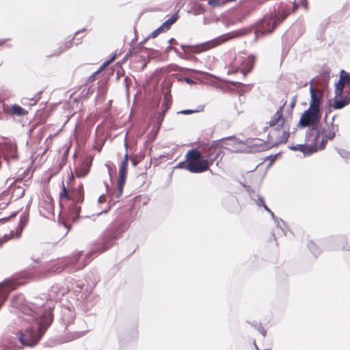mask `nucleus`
<instances>
[{"label":"nucleus","mask_w":350,"mask_h":350,"mask_svg":"<svg viewBox=\"0 0 350 350\" xmlns=\"http://www.w3.org/2000/svg\"><path fill=\"white\" fill-rule=\"evenodd\" d=\"M204 105H200L195 110L184 109V110H181V111H178V113L184 114V115H189V114H191V113H196V112L202 111L204 110Z\"/></svg>","instance_id":"36"},{"label":"nucleus","mask_w":350,"mask_h":350,"mask_svg":"<svg viewBox=\"0 0 350 350\" xmlns=\"http://www.w3.org/2000/svg\"><path fill=\"white\" fill-rule=\"evenodd\" d=\"M345 85H350V74L344 70H341L339 79L335 83L334 94L336 97L341 96L343 94Z\"/></svg>","instance_id":"13"},{"label":"nucleus","mask_w":350,"mask_h":350,"mask_svg":"<svg viewBox=\"0 0 350 350\" xmlns=\"http://www.w3.org/2000/svg\"><path fill=\"white\" fill-rule=\"evenodd\" d=\"M23 284H24L23 281L14 278L6 279L0 283V308L5 301L9 293Z\"/></svg>","instance_id":"9"},{"label":"nucleus","mask_w":350,"mask_h":350,"mask_svg":"<svg viewBox=\"0 0 350 350\" xmlns=\"http://www.w3.org/2000/svg\"><path fill=\"white\" fill-rule=\"evenodd\" d=\"M125 228L126 224L122 221H114L109 225L100 234L92 250L86 254L85 264L83 265V267L90 261L89 260L90 256L94 254L98 255L110 248L113 245V241L120 237Z\"/></svg>","instance_id":"3"},{"label":"nucleus","mask_w":350,"mask_h":350,"mask_svg":"<svg viewBox=\"0 0 350 350\" xmlns=\"http://www.w3.org/2000/svg\"><path fill=\"white\" fill-rule=\"evenodd\" d=\"M0 350H15V349L12 346V343L7 346L3 342H2V346L0 347Z\"/></svg>","instance_id":"53"},{"label":"nucleus","mask_w":350,"mask_h":350,"mask_svg":"<svg viewBox=\"0 0 350 350\" xmlns=\"http://www.w3.org/2000/svg\"><path fill=\"white\" fill-rule=\"evenodd\" d=\"M59 198H60V200L65 198L68 200H72V198H73V195L72 196H70L68 194V191H67L66 187L64 186V182H62V192H60V193H59Z\"/></svg>","instance_id":"37"},{"label":"nucleus","mask_w":350,"mask_h":350,"mask_svg":"<svg viewBox=\"0 0 350 350\" xmlns=\"http://www.w3.org/2000/svg\"><path fill=\"white\" fill-rule=\"evenodd\" d=\"M64 269V267L63 266H59L56 269H51L49 271L50 272H57L60 273Z\"/></svg>","instance_id":"60"},{"label":"nucleus","mask_w":350,"mask_h":350,"mask_svg":"<svg viewBox=\"0 0 350 350\" xmlns=\"http://www.w3.org/2000/svg\"><path fill=\"white\" fill-rule=\"evenodd\" d=\"M232 142V144H241L242 142L237 138L235 136H229L226 137H223L221 139L213 141L211 144H206L203 146L202 150L204 152V155L210 154L213 155L217 152L219 149L226 148L228 150H231L230 148H225L222 145V142H224L226 145H230V142Z\"/></svg>","instance_id":"6"},{"label":"nucleus","mask_w":350,"mask_h":350,"mask_svg":"<svg viewBox=\"0 0 350 350\" xmlns=\"http://www.w3.org/2000/svg\"><path fill=\"white\" fill-rule=\"evenodd\" d=\"M92 157H86L78 166L75 167V172L77 177L83 178L88 174L92 165Z\"/></svg>","instance_id":"17"},{"label":"nucleus","mask_w":350,"mask_h":350,"mask_svg":"<svg viewBox=\"0 0 350 350\" xmlns=\"http://www.w3.org/2000/svg\"><path fill=\"white\" fill-rule=\"evenodd\" d=\"M110 208H111L110 205H109V204H107L106 205V206L103 208V211H100V212H98V213H97L93 214V215L91 216V217H96V216L100 215H101V214H103V213H107V212L109 211V209H110ZM84 217H85V218H90V216H85Z\"/></svg>","instance_id":"48"},{"label":"nucleus","mask_w":350,"mask_h":350,"mask_svg":"<svg viewBox=\"0 0 350 350\" xmlns=\"http://www.w3.org/2000/svg\"><path fill=\"white\" fill-rule=\"evenodd\" d=\"M14 235V232L13 230L10 231V234H5L2 237H0V247L5 242L12 239Z\"/></svg>","instance_id":"40"},{"label":"nucleus","mask_w":350,"mask_h":350,"mask_svg":"<svg viewBox=\"0 0 350 350\" xmlns=\"http://www.w3.org/2000/svg\"><path fill=\"white\" fill-rule=\"evenodd\" d=\"M178 11H177L161 25L162 28H163L164 30L167 31L170 29L171 26L178 19Z\"/></svg>","instance_id":"26"},{"label":"nucleus","mask_w":350,"mask_h":350,"mask_svg":"<svg viewBox=\"0 0 350 350\" xmlns=\"http://www.w3.org/2000/svg\"><path fill=\"white\" fill-rule=\"evenodd\" d=\"M42 93V91H40L37 93V94L29 99V105H35L37 102L40 99V94Z\"/></svg>","instance_id":"49"},{"label":"nucleus","mask_w":350,"mask_h":350,"mask_svg":"<svg viewBox=\"0 0 350 350\" xmlns=\"http://www.w3.org/2000/svg\"><path fill=\"white\" fill-rule=\"evenodd\" d=\"M289 136H290L289 130L288 129L284 130L282 132V134L278 137L277 141L275 143L271 144V145L273 146V147H275V146H278L280 144H285L288 141Z\"/></svg>","instance_id":"28"},{"label":"nucleus","mask_w":350,"mask_h":350,"mask_svg":"<svg viewBox=\"0 0 350 350\" xmlns=\"http://www.w3.org/2000/svg\"><path fill=\"white\" fill-rule=\"evenodd\" d=\"M246 322L253 326L256 329H257L264 337L266 336L267 331L266 329L262 327L261 323H258L256 321H246Z\"/></svg>","instance_id":"32"},{"label":"nucleus","mask_w":350,"mask_h":350,"mask_svg":"<svg viewBox=\"0 0 350 350\" xmlns=\"http://www.w3.org/2000/svg\"><path fill=\"white\" fill-rule=\"evenodd\" d=\"M89 332V330H83L80 332H69L64 335L59 336L56 339L57 344H63L68 342H71L76 339H79L86 335Z\"/></svg>","instance_id":"15"},{"label":"nucleus","mask_w":350,"mask_h":350,"mask_svg":"<svg viewBox=\"0 0 350 350\" xmlns=\"http://www.w3.org/2000/svg\"><path fill=\"white\" fill-rule=\"evenodd\" d=\"M75 319V314L72 311L67 310L62 312L61 320L65 326L66 330H67L68 327L74 322Z\"/></svg>","instance_id":"23"},{"label":"nucleus","mask_w":350,"mask_h":350,"mask_svg":"<svg viewBox=\"0 0 350 350\" xmlns=\"http://www.w3.org/2000/svg\"><path fill=\"white\" fill-rule=\"evenodd\" d=\"M291 5L281 3L274 13L265 15L261 19L252 25L232 31L214 38L213 42L224 43L228 40L243 37L253 33V43L262 37L271 33L278 24L281 23L289 14Z\"/></svg>","instance_id":"2"},{"label":"nucleus","mask_w":350,"mask_h":350,"mask_svg":"<svg viewBox=\"0 0 350 350\" xmlns=\"http://www.w3.org/2000/svg\"><path fill=\"white\" fill-rule=\"evenodd\" d=\"M317 132H319V136L321 135H323L325 134L326 133V131L325 129V128H323V127H318L317 126V129L315 130V135L317 133Z\"/></svg>","instance_id":"61"},{"label":"nucleus","mask_w":350,"mask_h":350,"mask_svg":"<svg viewBox=\"0 0 350 350\" xmlns=\"http://www.w3.org/2000/svg\"><path fill=\"white\" fill-rule=\"evenodd\" d=\"M332 245L329 247V250H350L349 247L347 243L346 237L344 236H338L332 238L330 240Z\"/></svg>","instance_id":"20"},{"label":"nucleus","mask_w":350,"mask_h":350,"mask_svg":"<svg viewBox=\"0 0 350 350\" xmlns=\"http://www.w3.org/2000/svg\"><path fill=\"white\" fill-rule=\"evenodd\" d=\"M285 104L286 103L280 107L270 121L267 123L270 127L276 126L275 128V131H280L284 124V118H283L282 113Z\"/></svg>","instance_id":"16"},{"label":"nucleus","mask_w":350,"mask_h":350,"mask_svg":"<svg viewBox=\"0 0 350 350\" xmlns=\"http://www.w3.org/2000/svg\"><path fill=\"white\" fill-rule=\"evenodd\" d=\"M338 131V125L335 124L333 122H331L330 124L328 126L327 131L325 134V137H327V139H329V140H332L335 136L336 132Z\"/></svg>","instance_id":"25"},{"label":"nucleus","mask_w":350,"mask_h":350,"mask_svg":"<svg viewBox=\"0 0 350 350\" xmlns=\"http://www.w3.org/2000/svg\"><path fill=\"white\" fill-rule=\"evenodd\" d=\"M11 110L13 114L18 116H22L27 113V111L16 104L12 106Z\"/></svg>","instance_id":"31"},{"label":"nucleus","mask_w":350,"mask_h":350,"mask_svg":"<svg viewBox=\"0 0 350 350\" xmlns=\"http://www.w3.org/2000/svg\"><path fill=\"white\" fill-rule=\"evenodd\" d=\"M66 49H64V44H62L58 47V49L55 51V53L53 54V55L59 56L63 52H64Z\"/></svg>","instance_id":"51"},{"label":"nucleus","mask_w":350,"mask_h":350,"mask_svg":"<svg viewBox=\"0 0 350 350\" xmlns=\"http://www.w3.org/2000/svg\"><path fill=\"white\" fill-rule=\"evenodd\" d=\"M293 6L294 10L297 9L299 7H303L306 10L308 8L307 0H295Z\"/></svg>","instance_id":"38"},{"label":"nucleus","mask_w":350,"mask_h":350,"mask_svg":"<svg viewBox=\"0 0 350 350\" xmlns=\"http://www.w3.org/2000/svg\"><path fill=\"white\" fill-rule=\"evenodd\" d=\"M337 151H338V153L340 155V157L344 158L345 159V161L347 159V158L350 155V152H347L346 150H342V149H338Z\"/></svg>","instance_id":"50"},{"label":"nucleus","mask_w":350,"mask_h":350,"mask_svg":"<svg viewBox=\"0 0 350 350\" xmlns=\"http://www.w3.org/2000/svg\"><path fill=\"white\" fill-rule=\"evenodd\" d=\"M124 83L125 85L126 90L127 94H129V84L131 83V79L129 77H126L124 79Z\"/></svg>","instance_id":"54"},{"label":"nucleus","mask_w":350,"mask_h":350,"mask_svg":"<svg viewBox=\"0 0 350 350\" xmlns=\"http://www.w3.org/2000/svg\"><path fill=\"white\" fill-rule=\"evenodd\" d=\"M208 5L213 8H219L224 5L222 0H208Z\"/></svg>","instance_id":"45"},{"label":"nucleus","mask_w":350,"mask_h":350,"mask_svg":"<svg viewBox=\"0 0 350 350\" xmlns=\"http://www.w3.org/2000/svg\"><path fill=\"white\" fill-rule=\"evenodd\" d=\"M310 94V101L309 107L311 109H315L320 111L321 104L323 100V93L319 89H315L312 85L309 89Z\"/></svg>","instance_id":"14"},{"label":"nucleus","mask_w":350,"mask_h":350,"mask_svg":"<svg viewBox=\"0 0 350 350\" xmlns=\"http://www.w3.org/2000/svg\"><path fill=\"white\" fill-rule=\"evenodd\" d=\"M16 214H17V212H14L9 217L1 218L0 219V223L1 224H4V223L7 222L9 220L10 218L14 217Z\"/></svg>","instance_id":"55"},{"label":"nucleus","mask_w":350,"mask_h":350,"mask_svg":"<svg viewBox=\"0 0 350 350\" xmlns=\"http://www.w3.org/2000/svg\"><path fill=\"white\" fill-rule=\"evenodd\" d=\"M279 154L280 153H277L275 154H271L269 157H267V158L270 160V165H271L275 161V159Z\"/></svg>","instance_id":"59"},{"label":"nucleus","mask_w":350,"mask_h":350,"mask_svg":"<svg viewBox=\"0 0 350 350\" xmlns=\"http://www.w3.org/2000/svg\"><path fill=\"white\" fill-rule=\"evenodd\" d=\"M171 95L165 94L164 96V100L165 101L163 103L161 107H162V112L160 113L163 114V117H165V113H167V110L169 109L170 105H171Z\"/></svg>","instance_id":"30"},{"label":"nucleus","mask_w":350,"mask_h":350,"mask_svg":"<svg viewBox=\"0 0 350 350\" xmlns=\"http://www.w3.org/2000/svg\"><path fill=\"white\" fill-rule=\"evenodd\" d=\"M272 219L274 220L275 223L277 224L278 227L280 228L282 231L283 232V233L286 235V232L285 231V229L283 228V226L280 224V222L282 223V224L284 226V227H286V224L284 223V221L282 220V219H279L278 217H276L275 215H274V217H272Z\"/></svg>","instance_id":"42"},{"label":"nucleus","mask_w":350,"mask_h":350,"mask_svg":"<svg viewBox=\"0 0 350 350\" xmlns=\"http://www.w3.org/2000/svg\"><path fill=\"white\" fill-rule=\"evenodd\" d=\"M165 31L163 28H162L161 25L157 29L154 30L148 36V38H156L160 33Z\"/></svg>","instance_id":"46"},{"label":"nucleus","mask_w":350,"mask_h":350,"mask_svg":"<svg viewBox=\"0 0 350 350\" xmlns=\"http://www.w3.org/2000/svg\"><path fill=\"white\" fill-rule=\"evenodd\" d=\"M67 292L68 290L66 288L58 284H55L51 287L47 295H43L44 298L39 297L42 299H40V301H42L44 304V300L46 299H49L51 301L59 300Z\"/></svg>","instance_id":"11"},{"label":"nucleus","mask_w":350,"mask_h":350,"mask_svg":"<svg viewBox=\"0 0 350 350\" xmlns=\"http://www.w3.org/2000/svg\"><path fill=\"white\" fill-rule=\"evenodd\" d=\"M308 130L306 132L305 135V141L306 142H308L310 141V137L314 135V133H315V130L317 129V126H307Z\"/></svg>","instance_id":"35"},{"label":"nucleus","mask_w":350,"mask_h":350,"mask_svg":"<svg viewBox=\"0 0 350 350\" xmlns=\"http://www.w3.org/2000/svg\"><path fill=\"white\" fill-rule=\"evenodd\" d=\"M255 62V56L250 55L244 59L242 62V68L236 70V72L240 71L242 74L243 78H245L247 75L252 70Z\"/></svg>","instance_id":"19"},{"label":"nucleus","mask_w":350,"mask_h":350,"mask_svg":"<svg viewBox=\"0 0 350 350\" xmlns=\"http://www.w3.org/2000/svg\"><path fill=\"white\" fill-rule=\"evenodd\" d=\"M201 158L202 154L196 148L189 150L185 155V159L187 161H188V163L191 162L194 167L200 170L197 173H202L208 170L207 161L203 160L198 161Z\"/></svg>","instance_id":"8"},{"label":"nucleus","mask_w":350,"mask_h":350,"mask_svg":"<svg viewBox=\"0 0 350 350\" xmlns=\"http://www.w3.org/2000/svg\"><path fill=\"white\" fill-rule=\"evenodd\" d=\"M84 200V192L83 185H79L77 191L74 193L73 198L68 208V216L73 221H76L79 218L81 206L78 203H82Z\"/></svg>","instance_id":"5"},{"label":"nucleus","mask_w":350,"mask_h":350,"mask_svg":"<svg viewBox=\"0 0 350 350\" xmlns=\"http://www.w3.org/2000/svg\"><path fill=\"white\" fill-rule=\"evenodd\" d=\"M222 153V151L221 149H219L217 152H215L214 154L210 155V154H206L204 155V157H205V159H203V161H207L208 164V170L209 169V166L215 162L217 158L221 155Z\"/></svg>","instance_id":"29"},{"label":"nucleus","mask_w":350,"mask_h":350,"mask_svg":"<svg viewBox=\"0 0 350 350\" xmlns=\"http://www.w3.org/2000/svg\"><path fill=\"white\" fill-rule=\"evenodd\" d=\"M126 176L119 175L118 186L124 187V185L126 183Z\"/></svg>","instance_id":"52"},{"label":"nucleus","mask_w":350,"mask_h":350,"mask_svg":"<svg viewBox=\"0 0 350 350\" xmlns=\"http://www.w3.org/2000/svg\"><path fill=\"white\" fill-rule=\"evenodd\" d=\"M320 76H321V85L323 86L324 88L327 87L329 80L330 79L329 71V70H323L320 73Z\"/></svg>","instance_id":"33"},{"label":"nucleus","mask_w":350,"mask_h":350,"mask_svg":"<svg viewBox=\"0 0 350 350\" xmlns=\"http://www.w3.org/2000/svg\"><path fill=\"white\" fill-rule=\"evenodd\" d=\"M148 37L144 39L143 41L140 42L138 45L135 47V48H132V50H133V51L135 53H140L142 51V49H147L146 48L144 47V44L146 42V41L148 40Z\"/></svg>","instance_id":"47"},{"label":"nucleus","mask_w":350,"mask_h":350,"mask_svg":"<svg viewBox=\"0 0 350 350\" xmlns=\"http://www.w3.org/2000/svg\"><path fill=\"white\" fill-rule=\"evenodd\" d=\"M308 247L315 257H317L321 254L320 248L312 241H309V243L308 244Z\"/></svg>","instance_id":"34"},{"label":"nucleus","mask_w":350,"mask_h":350,"mask_svg":"<svg viewBox=\"0 0 350 350\" xmlns=\"http://www.w3.org/2000/svg\"><path fill=\"white\" fill-rule=\"evenodd\" d=\"M270 135L269 134L267 136V141H262L260 139H254L251 141L247 140V143L250 144V146L254 149V151L256 152H261L273 148V146L269 141Z\"/></svg>","instance_id":"18"},{"label":"nucleus","mask_w":350,"mask_h":350,"mask_svg":"<svg viewBox=\"0 0 350 350\" xmlns=\"http://www.w3.org/2000/svg\"><path fill=\"white\" fill-rule=\"evenodd\" d=\"M75 38V36L69 41L68 42H66L64 44V49H66V50L70 49V47H72V40Z\"/></svg>","instance_id":"58"},{"label":"nucleus","mask_w":350,"mask_h":350,"mask_svg":"<svg viewBox=\"0 0 350 350\" xmlns=\"http://www.w3.org/2000/svg\"><path fill=\"white\" fill-rule=\"evenodd\" d=\"M328 103L329 109L325 112L324 118L325 121H326L327 118L328 113L331 112V108H333L334 109H341L350 104V96L349 95L342 96V95L341 96L336 97L335 96L334 102L332 103L331 100H329Z\"/></svg>","instance_id":"12"},{"label":"nucleus","mask_w":350,"mask_h":350,"mask_svg":"<svg viewBox=\"0 0 350 350\" xmlns=\"http://www.w3.org/2000/svg\"><path fill=\"white\" fill-rule=\"evenodd\" d=\"M176 167L187 170L191 173H197V172L200 170L198 168L194 167L191 162L188 163L186 159L184 161L178 163Z\"/></svg>","instance_id":"27"},{"label":"nucleus","mask_w":350,"mask_h":350,"mask_svg":"<svg viewBox=\"0 0 350 350\" xmlns=\"http://www.w3.org/2000/svg\"><path fill=\"white\" fill-rule=\"evenodd\" d=\"M14 190H18V196L20 198H22L23 196H24L25 195V189L21 187V186H17L16 187V188L14 189Z\"/></svg>","instance_id":"57"},{"label":"nucleus","mask_w":350,"mask_h":350,"mask_svg":"<svg viewBox=\"0 0 350 350\" xmlns=\"http://www.w3.org/2000/svg\"><path fill=\"white\" fill-rule=\"evenodd\" d=\"M327 140H329V139H327V137H325V135H323L319 144L318 145V142H317L315 143V146L317 148V151L319 150H323L325 148L326 144L327 143Z\"/></svg>","instance_id":"39"},{"label":"nucleus","mask_w":350,"mask_h":350,"mask_svg":"<svg viewBox=\"0 0 350 350\" xmlns=\"http://www.w3.org/2000/svg\"><path fill=\"white\" fill-rule=\"evenodd\" d=\"M29 220V215L28 213L24 212L20 216V221L18 224V226L16 229V236L19 237L22 233V231L24 227L27 225V221Z\"/></svg>","instance_id":"24"},{"label":"nucleus","mask_w":350,"mask_h":350,"mask_svg":"<svg viewBox=\"0 0 350 350\" xmlns=\"http://www.w3.org/2000/svg\"><path fill=\"white\" fill-rule=\"evenodd\" d=\"M133 52H134L133 50H132V49H130L129 52L124 55L122 59V62H124L127 59V58L131 55Z\"/></svg>","instance_id":"64"},{"label":"nucleus","mask_w":350,"mask_h":350,"mask_svg":"<svg viewBox=\"0 0 350 350\" xmlns=\"http://www.w3.org/2000/svg\"><path fill=\"white\" fill-rule=\"evenodd\" d=\"M40 299L36 297L33 302L25 304L22 294L15 295L12 299L11 306L21 311L19 317L22 321L33 323L36 325L18 330L16 333L17 338L23 346L31 347L37 345L53 321V303L45 304Z\"/></svg>","instance_id":"1"},{"label":"nucleus","mask_w":350,"mask_h":350,"mask_svg":"<svg viewBox=\"0 0 350 350\" xmlns=\"http://www.w3.org/2000/svg\"><path fill=\"white\" fill-rule=\"evenodd\" d=\"M58 221H59V224H62L66 228H68L67 224L62 219V215L61 212L59 214Z\"/></svg>","instance_id":"63"},{"label":"nucleus","mask_w":350,"mask_h":350,"mask_svg":"<svg viewBox=\"0 0 350 350\" xmlns=\"http://www.w3.org/2000/svg\"><path fill=\"white\" fill-rule=\"evenodd\" d=\"M229 83L233 85H236L237 86V88H240V87H245V86H248L249 85H246V84H243L241 82H238V81H228Z\"/></svg>","instance_id":"56"},{"label":"nucleus","mask_w":350,"mask_h":350,"mask_svg":"<svg viewBox=\"0 0 350 350\" xmlns=\"http://www.w3.org/2000/svg\"><path fill=\"white\" fill-rule=\"evenodd\" d=\"M241 185H243V187L244 188H245L250 198L252 200L255 201L256 205L258 206H262L264 208L265 205H266V204L263 198L261 196H260L258 193H256V191L254 189H252L250 186L245 185V184H242V183H241Z\"/></svg>","instance_id":"22"},{"label":"nucleus","mask_w":350,"mask_h":350,"mask_svg":"<svg viewBox=\"0 0 350 350\" xmlns=\"http://www.w3.org/2000/svg\"><path fill=\"white\" fill-rule=\"evenodd\" d=\"M109 64H111V62L108 59L103 62V64L100 66L98 69L99 72L102 70H104Z\"/></svg>","instance_id":"62"},{"label":"nucleus","mask_w":350,"mask_h":350,"mask_svg":"<svg viewBox=\"0 0 350 350\" xmlns=\"http://www.w3.org/2000/svg\"><path fill=\"white\" fill-rule=\"evenodd\" d=\"M272 219L274 220L275 223L277 224L278 227L280 228L282 231L283 232V233L286 235V232L285 231V229L283 228V226L280 224V222L282 223V224L284 226V227H286V224L284 223V221L282 220V219H279L278 217H276L275 215H274V217H272Z\"/></svg>","instance_id":"41"},{"label":"nucleus","mask_w":350,"mask_h":350,"mask_svg":"<svg viewBox=\"0 0 350 350\" xmlns=\"http://www.w3.org/2000/svg\"><path fill=\"white\" fill-rule=\"evenodd\" d=\"M256 9V5L252 3L245 4L240 8L235 14L237 22H242L252 11Z\"/></svg>","instance_id":"21"},{"label":"nucleus","mask_w":350,"mask_h":350,"mask_svg":"<svg viewBox=\"0 0 350 350\" xmlns=\"http://www.w3.org/2000/svg\"><path fill=\"white\" fill-rule=\"evenodd\" d=\"M213 40L214 39H212L211 40L197 45H187L182 44H180V48L182 49L183 52H180L174 46V48H172V51H174V53L181 59H191L193 57V53H199L221 44L217 43V42H213Z\"/></svg>","instance_id":"4"},{"label":"nucleus","mask_w":350,"mask_h":350,"mask_svg":"<svg viewBox=\"0 0 350 350\" xmlns=\"http://www.w3.org/2000/svg\"><path fill=\"white\" fill-rule=\"evenodd\" d=\"M163 119H164L163 114L158 113L157 114V121L154 125V127H156L157 130L159 129L162 124Z\"/></svg>","instance_id":"44"},{"label":"nucleus","mask_w":350,"mask_h":350,"mask_svg":"<svg viewBox=\"0 0 350 350\" xmlns=\"http://www.w3.org/2000/svg\"><path fill=\"white\" fill-rule=\"evenodd\" d=\"M127 166L126 161H122L121 165L119 170V175L126 176L127 175Z\"/></svg>","instance_id":"43"},{"label":"nucleus","mask_w":350,"mask_h":350,"mask_svg":"<svg viewBox=\"0 0 350 350\" xmlns=\"http://www.w3.org/2000/svg\"><path fill=\"white\" fill-rule=\"evenodd\" d=\"M319 132H317L316 135H314L313 139L311 140L310 144H296V145H290L288 148L293 151H300L301 152L304 156H309L312 154L313 153L317 152V148L315 146V143L319 142Z\"/></svg>","instance_id":"10"},{"label":"nucleus","mask_w":350,"mask_h":350,"mask_svg":"<svg viewBox=\"0 0 350 350\" xmlns=\"http://www.w3.org/2000/svg\"><path fill=\"white\" fill-rule=\"evenodd\" d=\"M321 117V111L308 107L302 114L298 123L299 128H306L307 126H318Z\"/></svg>","instance_id":"7"}]
</instances>
